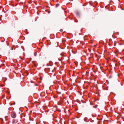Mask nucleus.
Wrapping results in <instances>:
<instances>
[{
  "label": "nucleus",
  "instance_id": "10",
  "mask_svg": "<svg viewBox=\"0 0 124 124\" xmlns=\"http://www.w3.org/2000/svg\"><path fill=\"white\" fill-rule=\"evenodd\" d=\"M67 102H68V104H69V101H67Z\"/></svg>",
  "mask_w": 124,
  "mask_h": 124
},
{
  "label": "nucleus",
  "instance_id": "1",
  "mask_svg": "<svg viewBox=\"0 0 124 124\" xmlns=\"http://www.w3.org/2000/svg\"><path fill=\"white\" fill-rule=\"evenodd\" d=\"M11 116L12 118H15L16 116V114L15 112H12L11 113Z\"/></svg>",
  "mask_w": 124,
  "mask_h": 124
},
{
  "label": "nucleus",
  "instance_id": "6",
  "mask_svg": "<svg viewBox=\"0 0 124 124\" xmlns=\"http://www.w3.org/2000/svg\"><path fill=\"white\" fill-rule=\"evenodd\" d=\"M57 93L59 94H61V92H58V91H57Z\"/></svg>",
  "mask_w": 124,
  "mask_h": 124
},
{
  "label": "nucleus",
  "instance_id": "12",
  "mask_svg": "<svg viewBox=\"0 0 124 124\" xmlns=\"http://www.w3.org/2000/svg\"><path fill=\"white\" fill-rule=\"evenodd\" d=\"M76 65L77 66V63H76Z\"/></svg>",
  "mask_w": 124,
  "mask_h": 124
},
{
  "label": "nucleus",
  "instance_id": "7",
  "mask_svg": "<svg viewBox=\"0 0 124 124\" xmlns=\"http://www.w3.org/2000/svg\"><path fill=\"white\" fill-rule=\"evenodd\" d=\"M78 20H75V22H78Z\"/></svg>",
  "mask_w": 124,
  "mask_h": 124
},
{
  "label": "nucleus",
  "instance_id": "2",
  "mask_svg": "<svg viewBox=\"0 0 124 124\" xmlns=\"http://www.w3.org/2000/svg\"><path fill=\"white\" fill-rule=\"evenodd\" d=\"M20 97L21 98H23L24 97V95L23 94H22L20 96Z\"/></svg>",
  "mask_w": 124,
  "mask_h": 124
},
{
  "label": "nucleus",
  "instance_id": "13",
  "mask_svg": "<svg viewBox=\"0 0 124 124\" xmlns=\"http://www.w3.org/2000/svg\"><path fill=\"white\" fill-rule=\"evenodd\" d=\"M114 46H115V44H114Z\"/></svg>",
  "mask_w": 124,
  "mask_h": 124
},
{
  "label": "nucleus",
  "instance_id": "14",
  "mask_svg": "<svg viewBox=\"0 0 124 124\" xmlns=\"http://www.w3.org/2000/svg\"><path fill=\"white\" fill-rule=\"evenodd\" d=\"M7 44V45H8V44Z\"/></svg>",
  "mask_w": 124,
  "mask_h": 124
},
{
  "label": "nucleus",
  "instance_id": "8",
  "mask_svg": "<svg viewBox=\"0 0 124 124\" xmlns=\"http://www.w3.org/2000/svg\"><path fill=\"white\" fill-rule=\"evenodd\" d=\"M111 77H112V76H111L110 75V76H109V78H111Z\"/></svg>",
  "mask_w": 124,
  "mask_h": 124
},
{
  "label": "nucleus",
  "instance_id": "3",
  "mask_svg": "<svg viewBox=\"0 0 124 124\" xmlns=\"http://www.w3.org/2000/svg\"><path fill=\"white\" fill-rule=\"evenodd\" d=\"M15 123V120L14 119H13V122H12V123L13 124H14V123Z\"/></svg>",
  "mask_w": 124,
  "mask_h": 124
},
{
  "label": "nucleus",
  "instance_id": "11",
  "mask_svg": "<svg viewBox=\"0 0 124 124\" xmlns=\"http://www.w3.org/2000/svg\"><path fill=\"white\" fill-rule=\"evenodd\" d=\"M1 120H2V121H3V120L2 118H1Z\"/></svg>",
  "mask_w": 124,
  "mask_h": 124
},
{
  "label": "nucleus",
  "instance_id": "5",
  "mask_svg": "<svg viewBox=\"0 0 124 124\" xmlns=\"http://www.w3.org/2000/svg\"><path fill=\"white\" fill-rule=\"evenodd\" d=\"M59 5V4H57L56 5V7H58Z\"/></svg>",
  "mask_w": 124,
  "mask_h": 124
},
{
  "label": "nucleus",
  "instance_id": "4",
  "mask_svg": "<svg viewBox=\"0 0 124 124\" xmlns=\"http://www.w3.org/2000/svg\"><path fill=\"white\" fill-rule=\"evenodd\" d=\"M80 14V13L79 12H77L76 13V15L77 16H79Z\"/></svg>",
  "mask_w": 124,
  "mask_h": 124
},
{
  "label": "nucleus",
  "instance_id": "15",
  "mask_svg": "<svg viewBox=\"0 0 124 124\" xmlns=\"http://www.w3.org/2000/svg\"><path fill=\"white\" fill-rule=\"evenodd\" d=\"M97 107H96L95 108H97Z\"/></svg>",
  "mask_w": 124,
  "mask_h": 124
},
{
  "label": "nucleus",
  "instance_id": "9",
  "mask_svg": "<svg viewBox=\"0 0 124 124\" xmlns=\"http://www.w3.org/2000/svg\"><path fill=\"white\" fill-rule=\"evenodd\" d=\"M85 4H84L83 5V6H85Z\"/></svg>",
  "mask_w": 124,
  "mask_h": 124
}]
</instances>
